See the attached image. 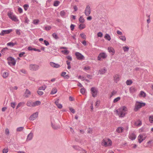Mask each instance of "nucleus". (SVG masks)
<instances>
[{"mask_svg": "<svg viewBox=\"0 0 153 153\" xmlns=\"http://www.w3.org/2000/svg\"><path fill=\"white\" fill-rule=\"evenodd\" d=\"M127 108L126 106H123L116 110L115 111L120 117H122L125 116V112L127 111Z\"/></svg>", "mask_w": 153, "mask_h": 153, "instance_id": "1", "label": "nucleus"}, {"mask_svg": "<svg viewBox=\"0 0 153 153\" xmlns=\"http://www.w3.org/2000/svg\"><path fill=\"white\" fill-rule=\"evenodd\" d=\"M146 105V103L143 102H137L135 105L134 111H137L139 109L143 106Z\"/></svg>", "mask_w": 153, "mask_h": 153, "instance_id": "2", "label": "nucleus"}, {"mask_svg": "<svg viewBox=\"0 0 153 153\" xmlns=\"http://www.w3.org/2000/svg\"><path fill=\"white\" fill-rule=\"evenodd\" d=\"M8 61V63L9 65H11V64L13 65H15L16 63V61L13 57L10 56L7 58Z\"/></svg>", "mask_w": 153, "mask_h": 153, "instance_id": "3", "label": "nucleus"}, {"mask_svg": "<svg viewBox=\"0 0 153 153\" xmlns=\"http://www.w3.org/2000/svg\"><path fill=\"white\" fill-rule=\"evenodd\" d=\"M146 137V136L144 134H142L139 135L138 137V142L141 143L144 140Z\"/></svg>", "mask_w": 153, "mask_h": 153, "instance_id": "4", "label": "nucleus"}, {"mask_svg": "<svg viewBox=\"0 0 153 153\" xmlns=\"http://www.w3.org/2000/svg\"><path fill=\"white\" fill-rule=\"evenodd\" d=\"M7 15L13 21L15 22H17L19 21V20L17 19L16 16L15 15H14L13 14L12 12H10V13H8Z\"/></svg>", "mask_w": 153, "mask_h": 153, "instance_id": "5", "label": "nucleus"}, {"mask_svg": "<svg viewBox=\"0 0 153 153\" xmlns=\"http://www.w3.org/2000/svg\"><path fill=\"white\" fill-rule=\"evenodd\" d=\"M107 55L105 53L103 52L100 53L97 57V59L101 61L102 59H104L106 58Z\"/></svg>", "mask_w": 153, "mask_h": 153, "instance_id": "6", "label": "nucleus"}, {"mask_svg": "<svg viewBox=\"0 0 153 153\" xmlns=\"http://www.w3.org/2000/svg\"><path fill=\"white\" fill-rule=\"evenodd\" d=\"M39 68V66L37 65L31 64L29 66L30 69L33 71H36L38 70Z\"/></svg>", "mask_w": 153, "mask_h": 153, "instance_id": "7", "label": "nucleus"}, {"mask_svg": "<svg viewBox=\"0 0 153 153\" xmlns=\"http://www.w3.org/2000/svg\"><path fill=\"white\" fill-rule=\"evenodd\" d=\"M91 92L92 96L93 97H95L97 95L98 91L95 87H92L91 89Z\"/></svg>", "mask_w": 153, "mask_h": 153, "instance_id": "8", "label": "nucleus"}, {"mask_svg": "<svg viewBox=\"0 0 153 153\" xmlns=\"http://www.w3.org/2000/svg\"><path fill=\"white\" fill-rule=\"evenodd\" d=\"M91 13V9L89 5L87 6L85 11V13L86 16H88Z\"/></svg>", "mask_w": 153, "mask_h": 153, "instance_id": "9", "label": "nucleus"}, {"mask_svg": "<svg viewBox=\"0 0 153 153\" xmlns=\"http://www.w3.org/2000/svg\"><path fill=\"white\" fill-rule=\"evenodd\" d=\"M75 55L76 58L78 60H82L84 59V56L79 52H76L75 53Z\"/></svg>", "mask_w": 153, "mask_h": 153, "instance_id": "10", "label": "nucleus"}, {"mask_svg": "<svg viewBox=\"0 0 153 153\" xmlns=\"http://www.w3.org/2000/svg\"><path fill=\"white\" fill-rule=\"evenodd\" d=\"M38 113L36 112L32 114L29 117V119L30 120L33 121L38 116Z\"/></svg>", "mask_w": 153, "mask_h": 153, "instance_id": "11", "label": "nucleus"}, {"mask_svg": "<svg viewBox=\"0 0 153 153\" xmlns=\"http://www.w3.org/2000/svg\"><path fill=\"white\" fill-rule=\"evenodd\" d=\"M12 31V29L2 30L0 33V35L1 36H4L5 34L9 33L11 32Z\"/></svg>", "mask_w": 153, "mask_h": 153, "instance_id": "12", "label": "nucleus"}, {"mask_svg": "<svg viewBox=\"0 0 153 153\" xmlns=\"http://www.w3.org/2000/svg\"><path fill=\"white\" fill-rule=\"evenodd\" d=\"M120 76L119 74H116L114 76V81L117 83L120 79Z\"/></svg>", "mask_w": 153, "mask_h": 153, "instance_id": "13", "label": "nucleus"}, {"mask_svg": "<svg viewBox=\"0 0 153 153\" xmlns=\"http://www.w3.org/2000/svg\"><path fill=\"white\" fill-rule=\"evenodd\" d=\"M51 126L53 129L54 130L58 129L60 128V126L51 123Z\"/></svg>", "mask_w": 153, "mask_h": 153, "instance_id": "14", "label": "nucleus"}, {"mask_svg": "<svg viewBox=\"0 0 153 153\" xmlns=\"http://www.w3.org/2000/svg\"><path fill=\"white\" fill-rule=\"evenodd\" d=\"M26 105L28 107H34L33 102L30 100L27 101Z\"/></svg>", "mask_w": 153, "mask_h": 153, "instance_id": "15", "label": "nucleus"}, {"mask_svg": "<svg viewBox=\"0 0 153 153\" xmlns=\"http://www.w3.org/2000/svg\"><path fill=\"white\" fill-rule=\"evenodd\" d=\"M50 64L52 67L55 68H58L60 67L59 65L56 64L52 62H51Z\"/></svg>", "mask_w": 153, "mask_h": 153, "instance_id": "16", "label": "nucleus"}, {"mask_svg": "<svg viewBox=\"0 0 153 153\" xmlns=\"http://www.w3.org/2000/svg\"><path fill=\"white\" fill-rule=\"evenodd\" d=\"M55 103L58 108L60 109L62 108V105L59 103V99H57Z\"/></svg>", "mask_w": 153, "mask_h": 153, "instance_id": "17", "label": "nucleus"}, {"mask_svg": "<svg viewBox=\"0 0 153 153\" xmlns=\"http://www.w3.org/2000/svg\"><path fill=\"white\" fill-rule=\"evenodd\" d=\"M108 50L109 52L113 55L115 53V51L114 48L111 47H109L108 48Z\"/></svg>", "mask_w": 153, "mask_h": 153, "instance_id": "18", "label": "nucleus"}, {"mask_svg": "<svg viewBox=\"0 0 153 153\" xmlns=\"http://www.w3.org/2000/svg\"><path fill=\"white\" fill-rule=\"evenodd\" d=\"M129 138L131 140H134L136 138V136L135 134L134 133H132L130 134L129 136Z\"/></svg>", "mask_w": 153, "mask_h": 153, "instance_id": "19", "label": "nucleus"}, {"mask_svg": "<svg viewBox=\"0 0 153 153\" xmlns=\"http://www.w3.org/2000/svg\"><path fill=\"white\" fill-rule=\"evenodd\" d=\"M33 137V133L32 132H30L27 136V140H31Z\"/></svg>", "mask_w": 153, "mask_h": 153, "instance_id": "20", "label": "nucleus"}, {"mask_svg": "<svg viewBox=\"0 0 153 153\" xmlns=\"http://www.w3.org/2000/svg\"><path fill=\"white\" fill-rule=\"evenodd\" d=\"M30 94V92L28 89H26L25 93V97H28Z\"/></svg>", "mask_w": 153, "mask_h": 153, "instance_id": "21", "label": "nucleus"}, {"mask_svg": "<svg viewBox=\"0 0 153 153\" xmlns=\"http://www.w3.org/2000/svg\"><path fill=\"white\" fill-rule=\"evenodd\" d=\"M107 71V70L105 68H104V69H102L100 70H99V72H100V74H104Z\"/></svg>", "mask_w": 153, "mask_h": 153, "instance_id": "22", "label": "nucleus"}, {"mask_svg": "<svg viewBox=\"0 0 153 153\" xmlns=\"http://www.w3.org/2000/svg\"><path fill=\"white\" fill-rule=\"evenodd\" d=\"M124 128L122 127H119L118 128L117 130V131L119 133H121L123 132Z\"/></svg>", "mask_w": 153, "mask_h": 153, "instance_id": "23", "label": "nucleus"}, {"mask_svg": "<svg viewBox=\"0 0 153 153\" xmlns=\"http://www.w3.org/2000/svg\"><path fill=\"white\" fill-rule=\"evenodd\" d=\"M140 97H145L146 95V94L143 91H141L140 94Z\"/></svg>", "mask_w": 153, "mask_h": 153, "instance_id": "24", "label": "nucleus"}, {"mask_svg": "<svg viewBox=\"0 0 153 153\" xmlns=\"http://www.w3.org/2000/svg\"><path fill=\"white\" fill-rule=\"evenodd\" d=\"M104 38L108 41H110L111 39V38L110 36L107 33L105 34L104 36Z\"/></svg>", "mask_w": 153, "mask_h": 153, "instance_id": "25", "label": "nucleus"}, {"mask_svg": "<svg viewBox=\"0 0 153 153\" xmlns=\"http://www.w3.org/2000/svg\"><path fill=\"white\" fill-rule=\"evenodd\" d=\"M41 102L40 101H36L35 102H33L34 107L36 106H38L40 105Z\"/></svg>", "mask_w": 153, "mask_h": 153, "instance_id": "26", "label": "nucleus"}, {"mask_svg": "<svg viewBox=\"0 0 153 153\" xmlns=\"http://www.w3.org/2000/svg\"><path fill=\"white\" fill-rule=\"evenodd\" d=\"M85 25L83 24H80L79 26V28L80 30H82V29H83L85 28Z\"/></svg>", "mask_w": 153, "mask_h": 153, "instance_id": "27", "label": "nucleus"}, {"mask_svg": "<svg viewBox=\"0 0 153 153\" xmlns=\"http://www.w3.org/2000/svg\"><path fill=\"white\" fill-rule=\"evenodd\" d=\"M47 86L45 85L39 87L38 88V90H45V89L46 88Z\"/></svg>", "mask_w": 153, "mask_h": 153, "instance_id": "28", "label": "nucleus"}, {"mask_svg": "<svg viewBox=\"0 0 153 153\" xmlns=\"http://www.w3.org/2000/svg\"><path fill=\"white\" fill-rule=\"evenodd\" d=\"M57 92V89L56 88H53L51 91V94H53L56 93Z\"/></svg>", "mask_w": 153, "mask_h": 153, "instance_id": "29", "label": "nucleus"}, {"mask_svg": "<svg viewBox=\"0 0 153 153\" xmlns=\"http://www.w3.org/2000/svg\"><path fill=\"white\" fill-rule=\"evenodd\" d=\"M8 75V73L6 72H4L2 74V76L4 78H7Z\"/></svg>", "mask_w": 153, "mask_h": 153, "instance_id": "30", "label": "nucleus"}, {"mask_svg": "<svg viewBox=\"0 0 153 153\" xmlns=\"http://www.w3.org/2000/svg\"><path fill=\"white\" fill-rule=\"evenodd\" d=\"M16 44V43H13L12 42H10L7 44V45L10 47H13Z\"/></svg>", "mask_w": 153, "mask_h": 153, "instance_id": "31", "label": "nucleus"}, {"mask_svg": "<svg viewBox=\"0 0 153 153\" xmlns=\"http://www.w3.org/2000/svg\"><path fill=\"white\" fill-rule=\"evenodd\" d=\"M133 83L131 79H128L126 81V83L127 85H130Z\"/></svg>", "mask_w": 153, "mask_h": 153, "instance_id": "32", "label": "nucleus"}, {"mask_svg": "<svg viewBox=\"0 0 153 153\" xmlns=\"http://www.w3.org/2000/svg\"><path fill=\"white\" fill-rule=\"evenodd\" d=\"M79 21L80 22L83 23L85 22V19L83 17L81 16L79 19Z\"/></svg>", "mask_w": 153, "mask_h": 153, "instance_id": "33", "label": "nucleus"}, {"mask_svg": "<svg viewBox=\"0 0 153 153\" xmlns=\"http://www.w3.org/2000/svg\"><path fill=\"white\" fill-rule=\"evenodd\" d=\"M136 91V89L134 87H131L130 88V91L131 93H133L135 92Z\"/></svg>", "mask_w": 153, "mask_h": 153, "instance_id": "34", "label": "nucleus"}, {"mask_svg": "<svg viewBox=\"0 0 153 153\" xmlns=\"http://www.w3.org/2000/svg\"><path fill=\"white\" fill-rule=\"evenodd\" d=\"M66 73L65 72H63L61 74V76H63L65 79H67V75H65L66 74Z\"/></svg>", "mask_w": 153, "mask_h": 153, "instance_id": "35", "label": "nucleus"}, {"mask_svg": "<svg viewBox=\"0 0 153 153\" xmlns=\"http://www.w3.org/2000/svg\"><path fill=\"white\" fill-rule=\"evenodd\" d=\"M24 128L23 127H19L17 128L16 131H21L24 129Z\"/></svg>", "mask_w": 153, "mask_h": 153, "instance_id": "36", "label": "nucleus"}, {"mask_svg": "<svg viewBox=\"0 0 153 153\" xmlns=\"http://www.w3.org/2000/svg\"><path fill=\"white\" fill-rule=\"evenodd\" d=\"M123 49L124 52L128 51L129 50V48L127 46L123 47Z\"/></svg>", "mask_w": 153, "mask_h": 153, "instance_id": "37", "label": "nucleus"}, {"mask_svg": "<svg viewBox=\"0 0 153 153\" xmlns=\"http://www.w3.org/2000/svg\"><path fill=\"white\" fill-rule=\"evenodd\" d=\"M59 3L60 2L59 1H56L54 2L53 5L54 6L57 7L59 5Z\"/></svg>", "mask_w": 153, "mask_h": 153, "instance_id": "38", "label": "nucleus"}, {"mask_svg": "<svg viewBox=\"0 0 153 153\" xmlns=\"http://www.w3.org/2000/svg\"><path fill=\"white\" fill-rule=\"evenodd\" d=\"M120 39L123 41H125L126 40V37L124 36H121L120 37Z\"/></svg>", "mask_w": 153, "mask_h": 153, "instance_id": "39", "label": "nucleus"}, {"mask_svg": "<svg viewBox=\"0 0 153 153\" xmlns=\"http://www.w3.org/2000/svg\"><path fill=\"white\" fill-rule=\"evenodd\" d=\"M69 108L70 111L71 112H72L73 114H74L75 113V110L72 108L71 107H69Z\"/></svg>", "mask_w": 153, "mask_h": 153, "instance_id": "40", "label": "nucleus"}, {"mask_svg": "<svg viewBox=\"0 0 153 153\" xmlns=\"http://www.w3.org/2000/svg\"><path fill=\"white\" fill-rule=\"evenodd\" d=\"M120 99V97H117V98H115L114 101L113 102L114 103H115L118 101Z\"/></svg>", "mask_w": 153, "mask_h": 153, "instance_id": "41", "label": "nucleus"}, {"mask_svg": "<svg viewBox=\"0 0 153 153\" xmlns=\"http://www.w3.org/2000/svg\"><path fill=\"white\" fill-rule=\"evenodd\" d=\"M52 36L53 38L56 39H58V36L55 33H54L52 34Z\"/></svg>", "mask_w": 153, "mask_h": 153, "instance_id": "42", "label": "nucleus"}, {"mask_svg": "<svg viewBox=\"0 0 153 153\" xmlns=\"http://www.w3.org/2000/svg\"><path fill=\"white\" fill-rule=\"evenodd\" d=\"M60 14L62 17H63L65 15V13L64 10H62L60 12Z\"/></svg>", "mask_w": 153, "mask_h": 153, "instance_id": "43", "label": "nucleus"}, {"mask_svg": "<svg viewBox=\"0 0 153 153\" xmlns=\"http://www.w3.org/2000/svg\"><path fill=\"white\" fill-rule=\"evenodd\" d=\"M73 148L76 150H79L81 149L79 146H73Z\"/></svg>", "mask_w": 153, "mask_h": 153, "instance_id": "44", "label": "nucleus"}, {"mask_svg": "<svg viewBox=\"0 0 153 153\" xmlns=\"http://www.w3.org/2000/svg\"><path fill=\"white\" fill-rule=\"evenodd\" d=\"M81 37L83 39H86V35L83 33H81L80 34Z\"/></svg>", "mask_w": 153, "mask_h": 153, "instance_id": "45", "label": "nucleus"}, {"mask_svg": "<svg viewBox=\"0 0 153 153\" xmlns=\"http://www.w3.org/2000/svg\"><path fill=\"white\" fill-rule=\"evenodd\" d=\"M149 120L151 123H153V116H151L149 117Z\"/></svg>", "mask_w": 153, "mask_h": 153, "instance_id": "46", "label": "nucleus"}, {"mask_svg": "<svg viewBox=\"0 0 153 153\" xmlns=\"http://www.w3.org/2000/svg\"><path fill=\"white\" fill-rule=\"evenodd\" d=\"M85 89L84 88H82L80 90V92L82 94H84L85 93Z\"/></svg>", "mask_w": 153, "mask_h": 153, "instance_id": "47", "label": "nucleus"}, {"mask_svg": "<svg viewBox=\"0 0 153 153\" xmlns=\"http://www.w3.org/2000/svg\"><path fill=\"white\" fill-rule=\"evenodd\" d=\"M29 5L27 4H25L24 5V10H25V11H26L27 9H28V8L29 7Z\"/></svg>", "mask_w": 153, "mask_h": 153, "instance_id": "48", "label": "nucleus"}, {"mask_svg": "<svg viewBox=\"0 0 153 153\" xmlns=\"http://www.w3.org/2000/svg\"><path fill=\"white\" fill-rule=\"evenodd\" d=\"M37 93L40 96L44 94L43 91H39V90H38L37 91Z\"/></svg>", "mask_w": 153, "mask_h": 153, "instance_id": "49", "label": "nucleus"}, {"mask_svg": "<svg viewBox=\"0 0 153 153\" xmlns=\"http://www.w3.org/2000/svg\"><path fill=\"white\" fill-rule=\"evenodd\" d=\"M10 133L9 129L8 128H7L5 129V133L7 135L9 134Z\"/></svg>", "mask_w": 153, "mask_h": 153, "instance_id": "50", "label": "nucleus"}, {"mask_svg": "<svg viewBox=\"0 0 153 153\" xmlns=\"http://www.w3.org/2000/svg\"><path fill=\"white\" fill-rule=\"evenodd\" d=\"M100 102L99 100L97 101L95 103V106L97 107L99 106L100 105Z\"/></svg>", "mask_w": 153, "mask_h": 153, "instance_id": "51", "label": "nucleus"}, {"mask_svg": "<svg viewBox=\"0 0 153 153\" xmlns=\"http://www.w3.org/2000/svg\"><path fill=\"white\" fill-rule=\"evenodd\" d=\"M107 143L104 140L103 141L102 143V145L105 146H107Z\"/></svg>", "mask_w": 153, "mask_h": 153, "instance_id": "52", "label": "nucleus"}, {"mask_svg": "<svg viewBox=\"0 0 153 153\" xmlns=\"http://www.w3.org/2000/svg\"><path fill=\"white\" fill-rule=\"evenodd\" d=\"M8 151V149H4L3 150V153H7Z\"/></svg>", "mask_w": 153, "mask_h": 153, "instance_id": "53", "label": "nucleus"}, {"mask_svg": "<svg viewBox=\"0 0 153 153\" xmlns=\"http://www.w3.org/2000/svg\"><path fill=\"white\" fill-rule=\"evenodd\" d=\"M75 26V25H73L72 24H71V26H70V28H71V30H74Z\"/></svg>", "mask_w": 153, "mask_h": 153, "instance_id": "54", "label": "nucleus"}, {"mask_svg": "<svg viewBox=\"0 0 153 153\" xmlns=\"http://www.w3.org/2000/svg\"><path fill=\"white\" fill-rule=\"evenodd\" d=\"M16 105V103L15 102H11V106L13 108H15V106Z\"/></svg>", "mask_w": 153, "mask_h": 153, "instance_id": "55", "label": "nucleus"}, {"mask_svg": "<svg viewBox=\"0 0 153 153\" xmlns=\"http://www.w3.org/2000/svg\"><path fill=\"white\" fill-rule=\"evenodd\" d=\"M39 22V20H35L33 21V23L34 24L36 25L38 24Z\"/></svg>", "mask_w": 153, "mask_h": 153, "instance_id": "56", "label": "nucleus"}, {"mask_svg": "<svg viewBox=\"0 0 153 153\" xmlns=\"http://www.w3.org/2000/svg\"><path fill=\"white\" fill-rule=\"evenodd\" d=\"M25 104V102H21L19 103L18 104L19 105L20 107L21 106H23Z\"/></svg>", "mask_w": 153, "mask_h": 153, "instance_id": "57", "label": "nucleus"}, {"mask_svg": "<svg viewBox=\"0 0 153 153\" xmlns=\"http://www.w3.org/2000/svg\"><path fill=\"white\" fill-rule=\"evenodd\" d=\"M44 44L48 46L49 45V42L45 40L44 41Z\"/></svg>", "mask_w": 153, "mask_h": 153, "instance_id": "58", "label": "nucleus"}, {"mask_svg": "<svg viewBox=\"0 0 153 153\" xmlns=\"http://www.w3.org/2000/svg\"><path fill=\"white\" fill-rule=\"evenodd\" d=\"M25 53V52H22L19 54V57H21Z\"/></svg>", "mask_w": 153, "mask_h": 153, "instance_id": "59", "label": "nucleus"}, {"mask_svg": "<svg viewBox=\"0 0 153 153\" xmlns=\"http://www.w3.org/2000/svg\"><path fill=\"white\" fill-rule=\"evenodd\" d=\"M97 36L98 37H102V33L101 32H99L98 33Z\"/></svg>", "mask_w": 153, "mask_h": 153, "instance_id": "60", "label": "nucleus"}, {"mask_svg": "<svg viewBox=\"0 0 153 153\" xmlns=\"http://www.w3.org/2000/svg\"><path fill=\"white\" fill-rule=\"evenodd\" d=\"M51 28V27L50 26L45 27V29L47 30H50Z\"/></svg>", "mask_w": 153, "mask_h": 153, "instance_id": "61", "label": "nucleus"}, {"mask_svg": "<svg viewBox=\"0 0 153 153\" xmlns=\"http://www.w3.org/2000/svg\"><path fill=\"white\" fill-rule=\"evenodd\" d=\"M61 52L65 54H67V50H65L61 51Z\"/></svg>", "mask_w": 153, "mask_h": 153, "instance_id": "62", "label": "nucleus"}, {"mask_svg": "<svg viewBox=\"0 0 153 153\" xmlns=\"http://www.w3.org/2000/svg\"><path fill=\"white\" fill-rule=\"evenodd\" d=\"M108 146H111L112 145V143L111 141L110 140V139H108Z\"/></svg>", "mask_w": 153, "mask_h": 153, "instance_id": "63", "label": "nucleus"}, {"mask_svg": "<svg viewBox=\"0 0 153 153\" xmlns=\"http://www.w3.org/2000/svg\"><path fill=\"white\" fill-rule=\"evenodd\" d=\"M18 10L19 12L20 13H22L23 12L22 9L21 7H19L18 8Z\"/></svg>", "mask_w": 153, "mask_h": 153, "instance_id": "64", "label": "nucleus"}]
</instances>
